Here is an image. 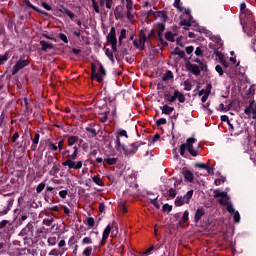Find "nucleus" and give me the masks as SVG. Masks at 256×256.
I'll return each mask as SVG.
<instances>
[{
    "instance_id": "obj_45",
    "label": "nucleus",
    "mask_w": 256,
    "mask_h": 256,
    "mask_svg": "<svg viewBox=\"0 0 256 256\" xmlns=\"http://www.w3.org/2000/svg\"><path fill=\"white\" fill-rule=\"evenodd\" d=\"M105 55L108 57V59H109L112 63H115V59H114V57H113V52H112L109 48H107V49L105 50Z\"/></svg>"
},
{
    "instance_id": "obj_33",
    "label": "nucleus",
    "mask_w": 256,
    "mask_h": 256,
    "mask_svg": "<svg viewBox=\"0 0 256 256\" xmlns=\"http://www.w3.org/2000/svg\"><path fill=\"white\" fill-rule=\"evenodd\" d=\"M47 180L42 181L37 187H36V193H43V191L45 190V187H47L46 184Z\"/></svg>"
},
{
    "instance_id": "obj_8",
    "label": "nucleus",
    "mask_w": 256,
    "mask_h": 256,
    "mask_svg": "<svg viewBox=\"0 0 256 256\" xmlns=\"http://www.w3.org/2000/svg\"><path fill=\"white\" fill-rule=\"evenodd\" d=\"M196 139L191 137L186 140V143H183L180 145V155L181 157H187V154L185 152L189 147H193V143H195Z\"/></svg>"
},
{
    "instance_id": "obj_28",
    "label": "nucleus",
    "mask_w": 256,
    "mask_h": 256,
    "mask_svg": "<svg viewBox=\"0 0 256 256\" xmlns=\"http://www.w3.org/2000/svg\"><path fill=\"white\" fill-rule=\"evenodd\" d=\"M110 113L111 112H109V111L99 113V115H100L99 120L101 121V123H107Z\"/></svg>"
},
{
    "instance_id": "obj_10",
    "label": "nucleus",
    "mask_w": 256,
    "mask_h": 256,
    "mask_svg": "<svg viewBox=\"0 0 256 256\" xmlns=\"http://www.w3.org/2000/svg\"><path fill=\"white\" fill-rule=\"evenodd\" d=\"M91 79L92 81H97L98 83H103V77L99 73H97V66H95V63L91 64Z\"/></svg>"
},
{
    "instance_id": "obj_16",
    "label": "nucleus",
    "mask_w": 256,
    "mask_h": 256,
    "mask_svg": "<svg viewBox=\"0 0 256 256\" xmlns=\"http://www.w3.org/2000/svg\"><path fill=\"white\" fill-rule=\"evenodd\" d=\"M85 131H87V133H91L92 137H97V135H99V132H97V129H95V123L89 124L85 128Z\"/></svg>"
},
{
    "instance_id": "obj_41",
    "label": "nucleus",
    "mask_w": 256,
    "mask_h": 256,
    "mask_svg": "<svg viewBox=\"0 0 256 256\" xmlns=\"http://www.w3.org/2000/svg\"><path fill=\"white\" fill-rule=\"evenodd\" d=\"M49 173H50V175H52L53 177H57V174L59 173V165L54 164Z\"/></svg>"
},
{
    "instance_id": "obj_13",
    "label": "nucleus",
    "mask_w": 256,
    "mask_h": 256,
    "mask_svg": "<svg viewBox=\"0 0 256 256\" xmlns=\"http://www.w3.org/2000/svg\"><path fill=\"white\" fill-rule=\"evenodd\" d=\"M123 6L118 5L116 6L115 10H114V15H115V19H123V17H125V14H123Z\"/></svg>"
},
{
    "instance_id": "obj_46",
    "label": "nucleus",
    "mask_w": 256,
    "mask_h": 256,
    "mask_svg": "<svg viewBox=\"0 0 256 256\" xmlns=\"http://www.w3.org/2000/svg\"><path fill=\"white\" fill-rule=\"evenodd\" d=\"M215 71L218 72V74L220 75V77H223L224 73H227V70H223V67L221 65H216L215 67Z\"/></svg>"
},
{
    "instance_id": "obj_43",
    "label": "nucleus",
    "mask_w": 256,
    "mask_h": 256,
    "mask_svg": "<svg viewBox=\"0 0 256 256\" xmlns=\"http://www.w3.org/2000/svg\"><path fill=\"white\" fill-rule=\"evenodd\" d=\"M176 99H178L179 103H185V101H187V99L185 98V95L181 93L179 90H177Z\"/></svg>"
},
{
    "instance_id": "obj_61",
    "label": "nucleus",
    "mask_w": 256,
    "mask_h": 256,
    "mask_svg": "<svg viewBox=\"0 0 256 256\" xmlns=\"http://www.w3.org/2000/svg\"><path fill=\"white\" fill-rule=\"evenodd\" d=\"M58 37L61 41H63V43H69V39L67 38V35H65V33H60Z\"/></svg>"
},
{
    "instance_id": "obj_1",
    "label": "nucleus",
    "mask_w": 256,
    "mask_h": 256,
    "mask_svg": "<svg viewBox=\"0 0 256 256\" xmlns=\"http://www.w3.org/2000/svg\"><path fill=\"white\" fill-rule=\"evenodd\" d=\"M73 153L71 154V149H66L62 155H66L67 160L62 163L63 167H68V169L79 170L83 167V161L75 162L77 155H79V146L75 145L72 147Z\"/></svg>"
},
{
    "instance_id": "obj_27",
    "label": "nucleus",
    "mask_w": 256,
    "mask_h": 256,
    "mask_svg": "<svg viewBox=\"0 0 256 256\" xmlns=\"http://www.w3.org/2000/svg\"><path fill=\"white\" fill-rule=\"evenodd\" d=\"M100 1V7H105L106 9H111L113 7V0H99Z\"/></svg>"
},
{
    "instance_id": "obj_24",
    "label": "nucleus",
    "mask_w": 256,
    "mask_h": 256,
    "mask_svg": "<svg viewBox=\"0 0 256 256\" xmlns=\"http://www.w3.org/2000/svg\"><path fill=\"white\" fill-rule=\"evenodd\" d=\"M256 107L255 100H250L249 106L244 109L246 115H251V111Z\"/></svg>"
},
{
    "instance_id": "obj_9",
    "label": "nucleus",
    "mask_w": 256,
    "mask_h": 256,
    "mask_svg": "<svg viewBox=\"0 0 256 256\" xmlns=\"http://www.w3.org/2000/svg\"><path fill=\"white\" fill-rule=\"evenodd\" d=\"M108 45H113L117 43V31L115 30V27H111L110 32L106 36Z\"/></svg>"
},
{
    "instance_id": "obj_26",
    "label": "nucleus",
    "mask_w": 256,
    "mask_h": 256,
    "mask_svg": "<svg viewBox=\"0 0 256 256\" xmlns=\"http://www.w3.org/2000/svg\"><path fill=\"white\" fill-rule=\"evenodd\" d=\"M173 77H174L173 72L171 70H167L162 76V81L164 82L171 81Z\"/></svg>"
},
{
    "instance_id": "obj_55",
    "label": "nucleus",
    "mask_w": 256,
    "mask_h": 256,
    "mask_svg": "<svg viewBox=\"0 0 256 256\" xmlns=\"http://www.w3.org/2000/svg\"><path fill=\"white\" fill-rule=\"evenodd\" d=\"M233 215L234 223H240L241 215L239 214V211L234 212Z\"/></svg>"
},
{
    "instance_id": "obj_64",
    "label": "nucleus",
    "mask_w": 256,
    "mask_h": 256,
    "mask_svg": "<svg viewBox=\"0 0 256 256\" xmlns=\"http://www.w3.org/2000/svg\"><path fill=\"white\" fill-rule=\"evenodd\" d=\"M48 147H49V149L51 150V151H59V148L56 146V144L55 143H53V142H49L48 143Z\"/></svg>"
},
{
    "instance_id": "obj_2",
    "label": "nucleus",
    "mask_w": 256,
    "mask_h": 256,
    "mask_svg": "<svg viewBox=\"0 0 256 256\" xmlns=\"http://www.w3.org/2000/svg\"><path fill=\"white\" fill-rule=\"evenodd\" d=\"M141 145H145V142L136 141L130 144V149H128L127 146H125V144H121V138L116 135L115 150L119 151V149H122L126 157H133V155L137 153V150L139 149V147H141Z\"/></svg>"
},
{
    "instance_id": "obj_14",
    "label": "nucleus",
    "mask_w": 256,
    "mask_h": 256,
    "mask_svg": "<svg viewBox=\"0 0 256 256\" xmlns=\"http://www.w3.org/2000/svg\"><path fill=\"white\" fill-rule=\"evenodd\" d=\"M40 45L42 47V51H49V49H54L55 48V44L45 41V40H41L40 41Z\"/></svg>"
},
{
    "instance_id": "obj_62",
    "label": "nucleus",
    "mask_w": 256,
    "mask_h": 256,
    "mask_svg": "<svg viewBox=\"0 0 256 256\" xmlns=\"http://www.w3.org/2000/svg\"><path fill=\"white\" fill-rule=\"evenodd\" d=\"M54 221L55 220L53 218H51V219H44L43 220V225H46V227H51V225H53Z\"/></svg>"
},
{
    "instance_id": "obj_60",
    "label": "nucleus",
    "mask_w": 256,
    "mask_h": 256,
    "mask_svg": "<svg viewBox=\"0 0 256 256\" xmlns=\"http://www.w3.org/2000/svg\"><path fill=\"white\" fill-rule=\"evenodd\" d=\"M213 41L218 49H221V47H223V42H221V38H215Z\"/></svg>"
},
{
    "instance_id": "obj_52",
    "label": "nucleus",
    "mask_w": 256,
    "mask_h": 256,
    "mask_svg": "<svg viewBox=\"0 0 256 256\" xmlns=\"http://www.w3.org/2000/svg\"><path fill=\"white\" fill-rule=\"evenodd\" d=\"M104 161L107 165H117V158H106Z\"/></svg>"
},
{
    "instance_id": "obj_53",
    "label": "nucleus",
    "mask_w": 256,
    "mask_h": 256,
    "mask_svg": "<svg viewBox=\"0 0 256 256\" xmlns=\"http://www.w3.org/2000/svg\"><path fill=\"white\" fill-rule=\"evenodd\" d=\"M184 89L185 91H191V89H193V85L191 84L190 80L184 81Z\"/></svg>"
},
{
    "instance_id": "obj_35",
    "label": "nucleus",
    "mask_w": 256,
    "mask_h": 256,
    "mask_svg": "<svg viewBox=\"0 0 256 256\" xmlns=\"http://www.w3.org/2000/svg\"><path fill=\"white\" fill-rule=\"evenodd\" d=\"M165 31V23H158V33L157 37L161 38L163 37V32Z\"/></svg>"
},
{
    "instance_id": "obj_56",
    "label": "nucleus",
    "mask_w": 256,
    "mask_h": 256,
    "mask_svg": "<svg viewBox=\"0 0 256 256\" xmlns=\"http://www.w3.org/2000/svg\"><path fill=\"white\" fill-rule=\"evenodd\" d=\"M169 103H175L177 101V90L174 91V94L167 98Z\"/></svg>"
},
{
    "instance_id": "obj_25",
    "label": "nucleus",
    "mask_w": 256,
    "mask_h": 256,
    "mask_svg": "<svg viewBox=\"0 0 256 256\" xmlns=\"http://www.w3.org/2000/svg\"><path fill=\"white\" fill-rule=\"evenodd\" d=\"M92 181L99 187H105V182H103V180H101V177L99 175L93 176Z\"/></svg>"
},
{
    "instance_id": "obj_20",
    "label": "nucleus",
    "mask_w": 256,
    "mask_h": 256,
    "mask_svg": "<svg viewBox=\"0 0 256 256\" xmlns=\"http://www.w3.org/2000/svg\"><path fill=\"white\" fill-rule=\"evenodd\" d=\"M184 179L185 181H188V183H193V179H195V176L193 175V172L190 170L183 171Z\"/></svg>"
},
{
    "instance_id": "obj_6",
    "label": "nucleus",
    "mask_w": 256,
    "mask_h": 256,
    "mask_svg": "<svg viewBox=\"0 0 256 256\" xmlns=\"http://www.w3.org/2000/svg\"><path fill=\"white\" fill-rule=\"evenodd\" d=\"M30 63L31 59L27 58L24 60L23 58H20L13 66L12 75H17L18 71H21V69H25V67H28Z\"/></svg>"
},
{
    "instance_id": "obj_23",
    "label": "nucleus",
    "mask_w": 256,
    "mask_h": 256,
    "mask_svg": "<svg viewBox=\"0 0 256 256\" xmlns=\"http://www.w3.org/2000/svg\"><path fill=\"white\" fill-rule=\"evenodd\" d=\"M67 251V248H62V249H57L54 248L49 252L50 256H59V255H63L65 252Z\"/></svg>"
},
{
    "instance_id": "obj_5",
    "label": "nucleus",
    "mask_w": 256,
    "mask_h": 256,
    "mask_svg": "<svg viewBox=\"0 0 256 256\" xmlns=\"http://www.w3.org/2000/svg\"><path fill=\"white\" fill-rule=\"evenodd\" d=\"M193 197V190H189L184 196H177L175 199L176 207H183V205H189L191 198Z\"/></svg>"
},
{
    "instance_id": "obj_21",
    "label": "nucleus",
    "mask_w": 256,
    "mask_h": 256,
    "mask_svg": "<svg viewBox=\"0 0 256 256\" xmlns=\"http://www.w3.org/2000/svg\"><path fill=\"white\" fill-rule=\"evenodd\" d=\"M160 109L163 115H170L172 112L175 111V107H170L167 104H165L164 106H161Z\"/></svg>"
},
{
    "instance_id": "obj_11",
    "label": "nucleus",
    "mask_w": 256,
    "mask_h": 256,
    "mask_svg": "<svg viewBox=\"0 0 256 256\" xmlns=\"http://www.w3.org/2000/svg\"><path fill=\"white\" fill-rule=\"evenodd\" d=\"M141 51H145V43L149 40V36L145 32L141 31L139 35Z\"/></svg>"
},
{
    "instance_id": "obj_57",
    "label": "nucleus",
    "mask_w": 256,
    "mask_h": 256,
    "mask_svg": "<svg viewBox=\"0 0 256 256\" xmlns=\"http://www.w3.org/2000/svg\"><path fill=\"white\" fill-rule=\"evenodd\" d=\"M117 136L119 137H125L126 139H129V135H127V131L126 130H119L116 133Z\"/></svg>"
},
{
    "instance_id": "obj_7",
    "label": "nucleus",
    "mask_w": 256,
    "mask_h": 256,
    "mask_svg": "<svg viewBox=\"0 0 256 256\" xmlns=\"http://www.w3.org/2000/svg\"><path fill=\"white\" fill-rule=\"evenodd\" d=\"M185 67L187 69V71H189L190 73H192V75H195V77H199V75H201V66L197 65V64H193L190 61L185 63Z\"/></svg>"
},
{
    "instance_id": "obj_18",
    "label": "nucleus",
    "mask_w": 256,
    "mask_h": 256,
    "mask_svg": "<svg viewBox=\"0 0 256 256\" xmlns=\"http://www.w3.org/2000/svg\"><path fill=\"white\" fill-rule=\"evenodd\" d=\"M39 139H41V135L39 133H36L34 138H32V145H31L32 151H37V145H39Z\"/></svg>"
},
{
    "instance_id": "obj_32",
    "label": "nucleus",
    "mask_w": 256,
    "mask_h": 256,
    "mask_svg": "<svg viewBox=\"0 0 256 256\" xmlns=\"http://www.w3.org/2000/svg\"><path fill=\"white\" fill-rule=\"evenodd\" d=\"M126 38H127V30L122 29L120 31V35H119V38H118L119 45H123V39H126Z\"/></svg>"
},
{
    "instance_id": "obj_12",
    "label": "nucleus",
    "mask_w": 256,
    "mask_h": 256,
    "mask_svg": "<svg viewBox=\"0 0 256 256\" xmlns=\"http://www.w3.org/2000/svg\"><path fill=\"white\" fill-rule=\"evenodd\" d=\"M195 167H197L198 169H204L205 171H207L208 175H211V173H213V168L209 166L208 163H196Z\"/></svg>"
},
{
    "instance_id": "obj_4",
    "label": "nucleus",
    "mask_w": 256,
    "mask_h": 256,
    "mask_svg": "<svg viewBox=\"0 0 256 256\" xmlns=\"http://www.w3.org/2000/svg\"><path fill=\"white\" fill-rule=\"evenodd\" d=\"M57 188L47 186L45 188V191L43 192V198L46 201V203H49V205H52V203H55V195H57Z\"/></svg>"
},
{
    "instance_id": "obj_38",
    "label": "nucleus",
    "mask_w": 256,
    "mask_h": 256,
    "mask_svg": "<svg viewBox=\"0 0 256 256\" xmlns=\"http://www.w3.org/2000/svg\"><path fill=\"white\" fill-rule=\"evenodd\" d=\"M99 73L98 75H100V77H102V80H103V77H107V70H105V67L103 66V64L99 63Z\"/></svg>"
},
{
    "instance_id": "obj_42",
    "label": "nucleus",
    "mask_w": 256,
    "mask_h": 256,
    "mask_svg": "<svg viewBox=\"0 0 256 256\" xmlns=\"http://www.w3.org/2000/svg\"><path fill=\"white\" fill-rule=\"evenodd\" d=\"M111 233V225L109 224L108 226H106V228L103 231L102 237H104V239H109V235Z\"/></svg>"
},
{
    "instance_id": "obj_3",
    "label": "nucleus",
    "mask_w": 256,
    "mask_h": 256,
    "mask_svg": "<svg viewBox=\"0 0 256 256\" xmlns=\"http://www.w3.org/2000/svg\"><path fill=\"white\" fill-rule=\"evenodd\" d=\"M20 237H24V239H35V227L33 226V222H29L19 233Z\"/></svg>"
},
{
    "instance_id": "obj_39",
    "label": "nucleus",
    "mask_w": 256,
    "mask_h": 256,
    "mask_svg": "<svg viewBox=\"0 0 256 256\" xmlns=\"http://www.w3.org/2000/svg\"><path fill=\"white\" fill-rule=\"evenodd\" d=\"M24 3L26 5V7H29L30 9H33V11H36V13H41V10H39V8H37V6L32 5L31 1L24 0Z\"/></svg>"
},
{
    "instance_id": "obj_29",
    "label": "nucleus",
    "mask_w": 256,
    "mask_h": 256,
    "mask_svg": "<svg viewBox=\"0 0 256 256\" xmlns=\"http://www.w3.org/2000/svg\"><path fill=\"white\" fill-rule=\"evenodd\" d=\"M164 197H170V199H175L177 197V190L175 188H170Z\"/></svg>"
},
{
    "instance_id": "obj_63",
    "label": "nucleus",
    "mask_w": 256,
    "mask_h": 256,
    "mask_svg": "<svg viewBox=\"0 0 256 256\" xmlns=\"http://www.w3.org/2000/svg\"><path fill=\"white\" fill-rule=\"evenodd\" d=\"M174 7L178 9V11H183V7H181V0H174Z\"/></svg>"
},
{
    "instance_id": "obj_15",
    "label": "nucleus",
    "mask_w": 256,
    "mask_h": 256,
    "mask_svg": "<svg viewBox=\"0 0 256 256\" xmlns=\"http://www.w3.org/2000/svg\"><path fill=\"white\" fill-rule=\"evenodd\" d=\"M194 63H198V67H200L201 71H203L204 73H207V71H209L207 63H205L203 60L196 58L194 59Z\"/></svg>"
},
{
    "instance_id": "obj_37",
    "label": "nucleus",
    "mask_w": 256,
    "mask_h": 256,
    "mask_svg": "<svg viewBox=\"0 0 256 256\" xmlns=\"http://www.w3.org/2000/svg\"><path fill=\"white\" fill-rule=\"evenodd\" d=\"M84 223L86 225H88V227H90L91 229H93V227H95V219L93 217L86 218Z\"/></svg>"
},
{
    "instance_id": "obj_44",
    "label": "nucleus",
    "mask_w": 256,
    "mask_h": 256,
    "mask_svg": "<svg viewBox=\"0 0 256 256\" xmlns=\"http://www.w3.org/2000/svg\"><path fill=\"white\" fill-rule=\"evenodd\" d=\"M179 25H180L181 27L184 26L185 31H189V27H191V24H189V22L187 21V19L181 20V21L179 22Z\"/></svg>"
},
{
    "instance_id": "obj_36",
    "label": "nucleus",
    "mask_w": 256,
    "mask_h": 256,
    "mask_svg": "<svg viewBox=\"0 0 256 256\" xmlns=\"http://www.w3.org/2000/svg\"><path fill=\"white\" fill-rule=\"evenodd\" d=\"M43 233H45V227L36 228V231L34 233V239H39V237H41Z\"/></svg>"
},
{
    "instance_id": "obj_48",
    "label": "nucleus",
    "mask_w": 256,
    "mask_h": 256,
    "mask_svg": "<svg viewBox=\"0 0 256 256\" xmlns=\"http://www.w3.org/2000/svg\"><path fill=\"white\" fill-rule=\"evenodd\" d=\"M228 125H229V131H231V133H233L234 135H241V133H243V130L235 132V126H233L231 122H229Z\"/></svg>"
},
{
    "instance_id": "obj_19",
    "label": "nucleus",
    "mask_w": 256,
    "mask_h": 256,
    "mask_svg": "<svg viewBox=\"0 0 256 256\" xmlns=\"http://www.w3.org/2000/svg\"><path fill=\"white\" fill-rule=\"evenodd\" d=\"M205 215V209L204 208H198L196 210L194 221L197 223L198 221H201V218Z\"/></svg>"
},
{
    "instance_id": "obj_30",
    "label": "nucleus",
    "mask_w": 256,
    "mask_h": 256,
    "mask_svg": "<svg viewBox=\"0 0 256 256\" xmlns=\"http://www.w3.org/2000/svg\"><path fill=\"white\" fill-rule=\"evenodd\" d=\"M189 221V211L185 210L183 213V216L181 217L179 224L180 225H185Z\"/></svg>"
},
{
    "instance_id": "obj_31",
    "label": "nucleus",
    "mask_w": 256,
    "mask_h": 256,
    "mask_svg": "<svg viewBox=\"0 0 256 256\" xmlns=\"http://www.w3.org/2000/svg\"><path fill=\"white\" fill-rule=\"evenodd\" d=\"M166 41H169L170 43H175V34L173 32L168 31L164 34Z\"/></svg>"
},
{
    "instance_id": "obj_54",
    "label": "nucleus",
    "mask_w": 256,
    "mask_h": 256,
    "mask_svg": "<svg viewBox=\"0 0 256 256\" xmlns=\"http://www.w3.org/2000/svg\"><path fill=\"white\" fill-rule=\"evenodd\" d=\"M186 151H188L192 157H197L199 155V152L197 150H194L193 146L186 148Z\"/></svg>"
},
{
    "instance_id": "obj_50",
    "label": "nucleus",
    "mask_w": 256,
    "mask_h": 256,
    "mask_svg": "<svg viewBox=\"0 0 256 256\" xmlns=\"http://www.w3.org/2000/svg\"><path fill=\"white\" fill-rule=\"evenodd\" d=\"M11 203H8L7 207L0 211V217H4V215H7V213H9V211H11Z\"/></svg>"
},
{
    "instance_id": "obj_47",
    "label": "nucleus",
    "mask_w": 256,
    "mask_h": 256,
    "mask_svg": "<svg viewBox=\"0 0 256 256\" xmlns=\"http://www.w3.org/2000/svg\"><path fill=\"white\" fill-rule=\"evenodd\" d=\"M162 211L164 213H171V211H173V206L172 205H169V204H164L162 206Z\"/></svg>"
},
{
    "instance_id": "obj_40",
    "label": "nucleus",
    "mask_w": 256,
    "mask_h": 256,
    "mask_svg": "<svg viewBox=\"0 0 256 256\" xmlns=\"http://www.w3.org/2000/svg\"><path fill=\"white\" fill-rule=\"evenodd\" d=\"M9 61V52H6L4 55H0V65H5Z\"/></svg>"
},
{
    "instance_id": "obj_51",
    "label": "nucleus",
    "mask_w": 256,
    "mask_h": 256,
    "mask_svg": "<svg viewBox=\"0 0 256 256\" xmlns=\"http://www.w3.org/2000/svg\"><path fill=\"white\" fill-rule=\"evenodd\" d=\"M48 245H50L51 247L57 245V237L52 236L48 238Z\"/></svg>"
},
{
    "instance_id": "obj_22",
    "label": "nucleus",
    "mask_w": 256,
    "mask_h": 256,
    "mask_svg": "<svg viewBox=\"0 0 256 256\" xmlns=\"http://www.w3.org/2000/svg\"><path fill=\"white\" fill-rule=\"evenodd\" d=\"M79 143V136H69L67 139L68 147H73V145H77Z\"/></svg>"
},
{
    "instance_id": "obj_58",
    "label": "nucleus",
    "mask_w": 256,
    "mask_h": 256,
    "mask_svg": "<svg viewBox=\"0 0 256 256\" xmlns=\"http://www.w3.org/2000/svg\"><path fill=\"white\" fill-rule=\"evenodd\" d=\"M157 127H161V125H167V119L165 118H160L156 121Z\"/></svg>"
},
{
    "instance_id": "obj_49",
    "label": "nucleus",
    "mask_w": 256,
    "mask_h": 256,
    "mask_svg": "<svg viewBox=\"0 0 256 256\" xmlns=\"http://www.w3.org/2000/svg\"><path fill=\"white\" fill-rule=\"evenodd\" d=\"M91 253H93V247L88 246L84 249V251L82 252V255L91 256Z\"/></svg>"
},
{
    "instance_id": "obj_59",
    "label": "nucleus",
    "mask_w": 256,
    "mask_h": 256,
    "mask_svg": "<svg viewBox=\"0 0 256 256\" xmlns=\"http://www.w3.org/2000/svg\"><path fill=\"white\" fill-rule=\"evenodd\" d=\"M81 243L82 245H91V243H93V240L89 237H85L82 239Z\"/></svg>"
},
{
    "instance_id": "obj_17",
    "label": "nucleus",
    "mask_w": 256,
    "mask_h": 256,
    "mask_svg": "<svg viewBox=\"0 0 256 256\" xmlns=\"http://www.w3.org/2000/svg\"><path fill=\"white\" fill-rule=\"evenodd\" d=\"M218 197H221V199L231 200V197H229V194L227 192H220L219 190H214V198L218 199Z\"/></svg>"
},
{
    "instance_id": "obj_34",
    "label": "nucleus",
    "mask_w": 256,
    "mask_h": 256,
    "mask_svg": "<svg viewBox=\"0 0 256 256\" xmlns=\"http://www.w3.org/2000/svg\"><path fill=\"white\" fill-rule=\"evenodd\" d=\"M9 225V220L0 221V230L3 229V233H9V228H5Z\"/></svg>"
}]
</instances>
